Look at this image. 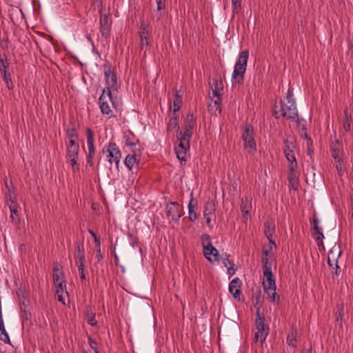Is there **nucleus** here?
<instances>
[{"label":"nucleus","instance_id":"1","mask_svg":"<svg viewBox=\"0 0 353 353\" xmlns=\"http://www.w3.org/2000/svg\"><path fill=\"white\" fill-rule=\"evenodd\" d=\"M273 112L276 119L283 117L299 122L296 102L291 90L288 89L285 100L281 101L280 106L274 105Z\"/></svg>","mask_w":353,"mask_h":353},{"label":"nucleus","instance_id":"2","mask_svg":"<svg viewBox=\"0 0 353 353\" xmlns=\"http://www.w3.org/2000/svg\"><path fill=\"white\" fill-rule=\"evenodd\" d=\"M248 57L249 51L245 50L240 53L238 60L235 63L232 79V80L234 79L239 84L243 83V75L246 70Z\"/></svg>","mask_w":353,"mask_h":353},{"label":"nucleus","instance_id":"3","mask_svg":"<svg viewBox=\"0 0 353 353\" xmlns=\"http://www.w3.org/2000/svg\"><path fill=\"white\" fill-rule=\"evenodd\" d=\"M263 286L265 292L268 294L270 301L274 303L279 302V296L276 292V283L272 271L270 268L263 271Z\"/></svg>","mask_w":353,"mask_h":353},{"label":"nucleus","instance_id":"4","mask_svg":"<svg viewBox=\"0 0 353 353\" xmlns=\"http://www.w3.org/2000/svg\"><path fill=\"white\" fill-rule=\"evenodd\" d=\"M102 152L105 156V159L110 165H114L117 170H119L122 154L117 143L114 142H110L103 147Z\"/></svg>","mask_w":353,"mask_h":353},{"label":"nucleus","instance_id":"5","mask_svg":"<svg viewBox=\"0 0 353 353\" xmlns=\"http://www.w3.org/2000/svg\"><path fill=\"white\" fill-rule=\"evenodd\" d=\"M98 104L103 115L107 116L109 119L114 116L112 110V108L114 107L112 94L110 90H103L99 98Z\"/></svg>","mask_w":353,"mask_h":353},{"label":"nucleus","instance_id":"6","mask_svg":"<svg viewBox=\"0 0 353 353\" xmlns=\"http://www.w3.org/2000/svg\"><path fill=\"white\" fill-rule=\"evenodd\" d=\"M104 76L105 79L106 87L103 90L112 91H117L119 88V83L115 72V69L110 64L106 63L103 65Z\"/></svg>","mask_w":353,"mask_h":353},{"label":"nucleus","instance_id":"7","mask_svg":"<svg viewBox=\"0 0 353 353\" xmlns=\"http://www.w3.org/2000/svg\"><path fill=\"white\" fill-rule=\"evenodd\" d=\"M241 138L243 141L244 148L249 153L255 152L256 142L254 138V130L250 124H246L244 127Z\"/></svg>","mask_w":353,"mask_h":353},{"label":"nucleus","instance_id":"8","mask_svg":"<svg viewBox=\"0 0 353 353\" xmlns=\"http://www.w3.org/2000/svg\"><path fill=\"white\" fill-rule=\"evenodd\" d=\"M257 318L255 321V325L257 330L254 335V339L256 341H260L262 344L266 339V337L269 333V327L265 323V318L261 316L259 310L256 312Z\"/></svg>","mask_w":353,"mask_h":353},{"label":"nucleus","instance_id":"9","mask_svg":"<svg viewBox=\"0 0 353 353\" xmlns=\"http://www.w3.org/2000/svg\"><path fill=\"white\" fill-rule=\"evenodd\" d=\"M103 8L99 9V30L102 37L108 38L110 35L112 19L110 13H103Z\"/></svg>","mask_w":353,"mask_h":353},{"label":"nucleus","instance_id":"10","mask_svg":"<svg viewBox=\"0 0 353 353\" xmlns=\"http://www.w3.org/2000/svg\"><path fill=\"white\" fill-rule=\"evenodd\" d=\"M296 150V141L294 140H289L288 139L284 140L283 152L285 157L288 162V165H298L295 152Z\"/></svg>","mask_w":353,"mask_h":353},{"label":"nucleus","instance_id":"11","mask_svg":"<svg viewBox=\"0 0 353 353\" xmlns=\"http://www.w3.org/2000/svg\"><path fill=\"white\" fill-rule=\"evenodd\" d=\"M190 149V141L178 137V143L174 147L175 152L181 163L187 161V152Z\"/></svg>","mask_w":353,"mask_h":353},{"label":"nucleus","instance_id":"12","mask_svg":"<svg viewBox=\"0 0 353 353\" xmlns=\"http://www.w3.org/2000/svg\"><path fill=\"white\" fill-rule=\"evenodd\" d=\"M288 180L289 182V188L294 190H296L299 188V172L298 170V165H288Z\"/></svg>","mask_w":353,"mask_h":353},{"label":"nucleus","instance_id":"13","mask_svg":"<svg viewBox=\"0 0 353 353\" xmlns=\"http://www.w3.org/2000/svg\"><path fill=\"white\" fill-rule=\"evenodd\" d=\"M168 216H171L173 221H178L183 215V208L175 201H171L166 205Z\"/></svg>","mask_w":353,"mask_h":353},{"label":"nucleus","instance_id":"14","mask_svg":"<svg viewBox=\"0 0 353 353\" xmlns=\"http://www.w3.org/2000/svg\"><path fill=\"white\" fill-rule=\"evenodd\" d=\"M342 251L341 250L340 245L335 244L331 250L328 252L327 257V263L331 268H334V266L336 267L337 269H339V266L338 265L339 258L341 256Z\"/></svg>","mask_w":353,"mask_h":353},{"label":"nucleus","instance_id":"15","mask_svg":"<svg viewBox=\"0 0 353 353\" xmlns=\"http://www.w3.org/2000/svg\"><path fill=\"white\" fill-rule=\"evenodd\" d=\"M215 203L212 200L206 202L203 212L204 218L208 227L211 226L212 220H214L215 216Z\"/></svg>","mask_w":353,"mask_h":353},{"label":"nucleus","instance_id":"16","mask_svg":"<svg viewBox=\"0 0 353 353\" xmlns=\"http://www.w3.org/2000/svg\"><path fill=\"white\" fill-rule=\"evenodd\" d=\"M313 236L316 241V244L321 250V247L324 249L323 239H324V235L322 232V228L319 226V220L316 216H314L313 219Z\"/></svg>","mask_w":353,"mask_h":353},{"label":"nucleus","instance_id":"17","mask_svg":"<svg viewBox=\"0 0 353 353\" xmlns=\"http://www.w3.org/2000/svg\"><path fill=\"white\" fill-rule=\"evenodd\" d=\"M330 148L334 160L343 159V145L337 139L330 142Z\"/></svg>","mask_w":353,"mask_h":353},{"label":"nucleus","instance_id":"18","mask_svg":"<svg viewBox=\"0 0 353 353\" xmlns=\"http://www.w3.org/2000/svg\"><path fill=\"white\" fill-rule=\"evenodd\" d=\"M87 144L88 148V153L87 157H95V147H94V137L92 130L88 128H86Z\"/></svg>","mask_w":353,"mask_h":353},{"label":"nucleus","instance_id":"19","mask_svg":"<svg viewBox=\"0 0 353 353\" xmlns=\"http://www.w3.org/2000/svg\"><path fill=\"white\" fill-rule=\"evenodd\" d=\"M75 250L74 252V262L80 263L85 262V249L83 243L81 241L76 242L75 244Z\"/></svg>","mask_w":353,"mask_h":353},{"label":"nucleus","instance_id":"20","mask_svg":"<svg viewBox=\"0 0 353 353\" xmlns=\"http://www.w3.org/2000/svg\"><path fill=\"white\" fill-rule=\"evenodd\" d=\"M264 234L268 238L270 243L276 246L274 241L272 239L273 235L275 232V225L273 221H268L264 224Z\"/></svg>","mask_w":353,"mask_h":353},{"label":"nucleus","instance_id":"21","mask_svg":"<svg viewBox=\"0 0 353 353\" xmlns=\"http://www.w3.org/2000/svg\"><path fill=\"white\" fill-rule=\"evenodd\" d=\"M241 282L237 277L233 279L229 283V292L235 299L239 298L241 294Z\"/></svg>","mask_w":353,"mask_h":353},{"label":"nucleus","instance_id":"22","mask_svg":"<svg viewBox=\"0 0 353 353\" xmlns=\"http://www.w3.org/2000/svg\"><path fill=\"white\" fill-rule=\"evenodd\" d=\"M203 255L211 263L219 261V252L213 245L203 250Z\"/></svg>","mask_w":353,"mask_h":353},{"label":"nucleus","instance_id":"23","mask_svg":"<svg viewBox=\"0 0 353 353\" xmlns=\"http://www.w3.org/2000/svg\"><path fill=\"white\" fill-rule=\"evenodd\" d=\"M56 288V294L59 302L65 304L63 294L68 295L66 290V282L54 283Z\"/></svg>","mask_w":353,"mask_h":353},{"label":"nucleus","instance_id":"24","mask_svg":"<svg viewBox=\"0 0 353 353\" xmlns=\"http://www.w3.org/2000/svg\"><path fill=\"white\" fill-rule=\"evenodd\" d=\"M221 98L216 97L214 100L211 99L210 103L208 104V111L212 114L216 115L217 113H220L221 111Z\"/></svg>","mask_w":353,"mask_h":353},{"label":"nucleus","instance_id":"25","mask_svg":"<svg viewBox=\"0 0 353 353\" xmlns=\"http://www.w3.org/2000/svg\"><path fill=\"white\" fill-rule=\"evenodd\" d=\"M343 129L345 132H348L351 130L352 128V117L350 110L347 107L343 110Z\"/></svg>","mask_w":353,"mask_h":353},{"label":"nucleus","instance_id":"26","mask_svg":"<svg viewBox=\"0 0 353 353\" xmlns=\"http://www.w3.org/2000/svg\"><path fill=\"white\" fill-rule=\"evenodd\" d=\"M212 95L214 97H221L223 90V85L221 80L213 79V83L211 85Z\"/></svg>","mask_w":353,"mask_h":353},{"label":"nucleus","instance_id":"27","mask_svg":"<svg viewBox=\"0 0 353 353\" xmlns=\"http://www.w3.org/2000/svg\"><path fill=\"white\" fill-rule=\"evenodd\" d=\"M229 257L230 256L227 253L223 254L221 255V261L224 266L227 268L228 274L232 276L235 274L236 270L234 268L233 263L230 261Z\"/></svg>","mask_w":353,"mask_h":353},{"label":"nucleus","instance_id":"28","mask_svg":"<svg viewBox=\"0 0 353 353\" xmlns=\"http://www.w3.org/2000/svg\"><path fill=\"white\" fill-rule=\"evenodd\" d=\"M190 196H191V198H190V202L188 203V214H189L188 217H189V219L190 221L194 222L198 218L197 214L195 212V209L197 207V204L196 203L193 204V193L192 192L191 193Z\"/></svg>","mask_w":353,"mask_h":353},{"label":"nucleus","instance_id":"29","mask_svg":"<svg viewBox=\"0 0 353 353\" xmlns=\"http://www.w3.org/2000/svg\"><path fill=\"white\" fill-rule=\"evenodd\" d=\"M85 316L88 323L91 326H95L97 324V321L95 319V314L92 312V307L87 305L85 308Z\"/></svg>","mask_w":353,"mask_h":353},{"label":"nucleus","instance_id":"30","mask_svg":"<svg viewBox=\"0 0 353 353\" xmlns=\"http://www.w3.org/2000/svg\"><path fill=\"white\" fill-rule=\"evenodd\" d=\"M5 188L6 190V199H14V197H17V194L15 193V188L13 185L12 181L8 182L7 180L5 181Z\"/></svg>","mask_w":353,"mask_h":353},{"label":"nucleus","instance_id":"31","mask_svg":"<svg viewBox=\"0 0 353 353\" xmlns=\"http://www.w3.org/2000/svg\"><path fill=\"white\" fill-rule=\"evenodd\" d=\"M182 104L183 97L179 92H176L173 100V114H175L181 109Z\"/></svg>","mask_w":353,"mask_h":353},{"label":"nucleus","instance_id":"32","mask_svg":"<svg viewBox=\"0 0 353 353\" xmlns=\"http://www.w3.org/2000/svg\"><path fill=\"white\" fill-rule=\"evenodd\" d=\"M139 161V159L137 158V155L135 154H129L126 156L124 163L125 166L129 169L132 170L135 163H137Z\"/></svg>","mask_w":353,"mask_h":353},{"label":"nucleus","instance_id":"33","mask_svg":"<svg viewBox=\"0 0 353 353\" xmlns=\"http://www.w3.org/2000/svg\"><path fill=\"white\" fill-rule=\"evenodd\" d=\"M298 332L296 329L292 328L288 334L287 336V343L289 345L292 347H296V339H297Z\"/></svg>","mask_w":353,"mask_h":353},{"label":"nucleus","instance_id":"34","mask_svg":"<svg viewBox=\"0 0 353 353\" xmlns=\"http://www.w3.org/2000/svg\"><path fill=\"white\" fill-rule=\"evenodd\" d=\"M194 126L192 125L184 124L183 132L180 133V138H185L186 140L190 141L193 134Z\"/></svg>","mask_w":353,"mask_h":353},{"label":"nucleus","instance_id":"35","mask_svg":"<svg viewBox=\"0 0 353 353\" xmlns=\"http://www.w3.org/2000/svg\"><path fill=\"white\" fill-rule=\"evenodd\" d=\"M148 34V32L147 31L146 28L143 26V25L142 24L141 26V30L139 32L140 44L141 48H143L145 46H147L149 44Z\"/></svg>","mask_w":353,"mask_h":353},{"label":"nucleus","instance_id":"36","mask_svg":"<svg viewBox=\"0 0 353 353\" xmlns=\"http://www.w3.org/2000/svg\"><path fill=\"white\" fill-rule=\"evenodd\" d=\"M175 129H176V130L179 129V125L178 124V120H177V115L176 114H173V116L171 117V118L168 123V127H167L168 131H172Z\"/></svg>","mask_w":353,"mask_h":353},{"label":"nucleus","instance_id":"37","mask_svg":"<svg viewBox=\"0 0 353 353\" xmlns=\"http://www.w3.org/2000/svg\"><path fill=\"white\" fill-rule=\"evenodd\" d=\"M156 3L157 6V12L154 17L159 20L163 14L162 11L164 10L165 8V0H156Z\"/></svg>","mask_w":353,"mask_h":353},{"label":"nucleus","instance_id":"38","mask_svg":"<svg viewBox=\"0 0 353 353\" xmlns=\"http://www.w3.org/2000/svg\"><path fill=\"white\" fill-rule=\"evenodd\" d=\"M0 340L3 341L5 343H10V338L6 330L3 321L0 322Z\"/></svg>","mask_w":353,"mask_h":353},{"label":"nucleus","instance_id":"39","mask_svg":"<svg viewBox=\"0 0 353 353\" xmlns=\"http://www.w3.org/2000/svg\"><path fill=\"white\" fill-rule=\"evenodd\" d=\"M201 241L203 250H206L207 248H211V246H212L211 237L208 234H203L201 236Z\"/></svg>","mask_w":353,"mask_h":353},{"label":"nucleus","instance_id":"40","mask_svg":"<svg viewBox=\"0 0 353 353\" xmlns=\"http://www.w3.org/2000/svg\"><path fill=\"white\" fill-rule=\"evenodd\" d=\"M125 145L128 146H133L135 145L136 139L134 135L130 132L124 135Z\"/></svg>","mask_w":353,"mask_h":353},{"label":"nucleus","instance_id":"41","mask_svg":"<svg viewBox=\"0 0 353 353\" xmlns=\"http://www.w3.org/2000/svg\"><path fill=\"white\" fill-rule=\"evenodd\" d=\"M250 199L248 197H245L242 201V203L241 205V209L243 212L246 214L249 213L250 208Z\"/></svg>","mask_w":353,"mask_h":353},{"label":"nucleus","instance_id":"42","mask_svg":"<svg viewBox=\"0 0 353 353\" xmlns=\"http://www.w3.org/2000/svg\"><path fill=\"white\" fill-rule=\"evenodd\" d=\"M79 152V146L77 147H67V157H78Z\"/></svg>","mask_w":353,"mask_h":353},{"label":"nucleus","instance_id":"43","mask_svg":"<svg viewBox=\"0 0 353 353\" xmlns=\"http://www.w3.org/2000/svg\"><path fill=\"white\" fill-rule=\"evenodd\" d=\"M9 63L8 60L3 59L0 56V72L1 74H5L8 72Z\"/></svg>","mask_w":353,"mask_h":353},{"label":"nucleus","instance_id":"44","mask_svg":"<svg viewBox=\"0 0 353 353\" xmlns=\"http://www.w3.org/2000/svg\"><path fill=\"white\" fill-rule=\"evenodd\" d=\"M53 283L65 282V275L63 272H58L52 274Z\"/></svg>","mask_w":353,"mask_h":353},{"label":"nucleus","instance_id":"45","mask_svg":"<svg viewBox=\"0 0 353 353\" xmlns=\"http://www.w3.org/2000/svg\"><path fill=\"white\" fill-rule=\"evenodd\" d=\"M233 14H238L241 7V0H231Z\"/></svg>","mask_w":353,"mask_h":353},{"label":"nucleus","instance_id":"46","mask_svg":"<svg viewBox=\"0 0 353 353\" xmlns=\"http://www.w3.org/2000/svg\"><path fill=\"white\" fill-rule=\"evenodd\" d=\"M1 75L3 76V79L6 84V87L9 90L12 89L14 88V85H13V83L11 79L10 74L9 72H8V73L3 74Z\"/></svg>","mask_w":353,"mask_h":353},{"label":"nucleus","instance_id":"47","mask_svg":"<svg viewBox=\"0 0 353 353\" xmlns=\"http://www.w3.org/2000/svg\"><path fill=\"white\" fill-rule=\"evenodd\" d=\"M344 316L343 313V305L338 304L336 307V321H342Z\"/></svg>","mask_w":353,"mask_h":353},{"label":"nucleus","instance_id":"48","mask_svg":"<svg viewBox=\"0 0 353 353\" xmlns=\"http://www.w3.org/2000/svg\"><path fill=\"white\" fill-rule=\"evenodd\" d=\"M6 203L10 210H17L19 209V203L17 202V197H14V199H6Z\"/></svg>","mask_w":353,"mask_h":353},{"label":"nucleus","instance_id":"49","mask_svg":"<svg viewBox=\"0 0 353 353\" xmlns=\"http://www.w3.org/2000/svg\"><path fill=\"white\" fill-rule=\"evenodd\" d=\"M336 169L337 171L338 174L341 176L344 174V170L343 166V159H336Z\"/></svg>","mask_w":353,"mask_h":353},{"label":"nucleus","instance_id":"50","mask_svg":"<svg viewBox=\"0 0 353 353\" xmlns=\"http://www.w3.org/2000/svg\"><path fill=\"white\" fill-rule=\"evenodd\" d=\"M10 219L12 220V222H14L15 223H19V209L17 210H10Z\"/></svg>","mask_w":353,"mask_h":353},{"label":"nucleus","instance_id":"51","mask_svg":"<svg viewBox=\"0 0 353 353\" xmlns=\"http://www.w3.org/2000/svg\"><path fill=\"white\" fill-rule=\"evenodd\" d=\"M84 263L85 262H80V263H75V265H77V267L78 268V271L80 274V279L81 280L85 279V274L84 273V268H85Z\"/></svg>","mask_w":353,"mask_h":353},{"label":"nucleus","instance_id":"52","mask_svg":"<svg viewBox=\"0 0 353 353\" xmlns=\"http://www.w3.org/2000/svg\"><path fill=\"white\" fill-rule=\"evenodd\" d=\"M70 159V162L72 168V171L75 172L79 170V165L77 163L78 157H68Z\"/></svg>","mask_w":353,"mask_h":353},{"label":"nucleus","instance_id":"53","mask_svg":"<svg viewBox=\"0 0 353 353\" xmlns=\"http://www.w3.org/2000/svg\"><path fill=\"white\" fill-rule=\"evenodd\" d=\"M196 123L195 117L192 114H189L187 115L185 121V123L186 125H194Z\"/></svg>","mask_w":353,"mask_h":353},{"label":"nucleus","instance_id":"54","mask_svg":"<svg viewBox=\"0 0 353 353\" xmlns=\"http://www.w3.org/2000/svg\"><path fill=\"white\" fill-rule=\"evenodd\" d=\"M67 135L69 139H78V134L75 128H69L67 131Z\"/></svg>","mask_w":353,"mask_h":353},{"label":"nucleus","instance_id":"55","mask_svg":"<svg viewBox=\"0 0 353 353\" xmlns=\"http://www.w3.org/2000/svg\"><path fill=\"white\" fill-rule=\"evenodd\" d=\"M261 263L263 265V271L267 270V268H270V270H272V266H271V264H269V263H268V257H262Z\"/></svg>","mask_w":353,"mask_h":353},{"label":"nucleus","instance_id":"56","mask_svg":"<svg viewBox=\"0 0 353 353\" xmlns=\"http://www.w3.org/2000/svg\"><path fill=\"white\" fill-rule=\"evenodd\" d=\"M58 272H63L60 264L57 262L53 264V274L58 273Z\"/></svg>","mask_w":353,"mask_h":353},{"label":"nucleus","instance_id":"57","mask_svg":"<svg viewBox=\"0 0 353 353\" xmlns=\"http://www.w3.org/2000/svg\"><path fill=\"white\" fill-rule=\"evenodd\" d=\"M69 142H68V144L67 145V147H77V146H79V143H77V140L78 139H69Z\"/></svg>","mask_w":353,"mask_h":353},{"label":"nucleus","instance_id":"58","mask_svg":"<svg viewBox=\"0 0 353 353\" xmlns=\"http://www.w3.org/2000/svg\"><path fill=\"white\" fill-rule=\"evenodd\" d=\"M88 343L91 348H92L94 346L97 345V343L95 341V340L92 339L91 336L88 337Z\"/></svg>","mask_w":353,"mask_h":353},{"label":"nucleus","instance_id":"59","mask_svg":"<svg viewBox=\"0 0 353 353\" xmlns=\"http://www.w3.org/2000/svg\"><path fill=\"white\" fill-rule=\"evenodd\" d=\"M94 157H87V164L90 167H92L94 165L93 159Z\"/></svg>","mask_w":353,"mask_h":353},{"label":"nucleus","instance_id":"60","mask_svg":"<svg viewBox=\"0 0 353 353\" xmlns=\"http://www.w3.org/2000/svg\"><path fill=\"white\" fill-rule=\"evenodd\" d=\"M96 257L97 258L98 261H100L103 258L100 248H98L97 251Z\"/></svg>","mask_w":353,"mask_h":353},{"label":"nucleus","instance_id":"61","mask_svg":"<svg viewBox=\"0 0 353 353\" xmlns=\"http://www.w3.org/2000/svg\"><path fill=\"white\" fill-rule=\"evenodd\" d=\"M96 245L100 248V241L97 237L94 238Z\"/></svg>","mask_w":353,"mask_h":353},{"label":"nucleus","instance_id":"62","mask_svg":"<svg viewBox=\"0 0 353 353\" xmlns=\"http://www.w3.org/2000/svg\"><path fill=\"white\" fill-rule=\"evenodd\" d=\"M262 253L265 256L264 257H268V254H269V251L267 250H262Z\"/></svg>","mask_w":353,"mask_h":353},{"label":"nucleus","instance_id":"63","mask_svg":"<svg viewBox=\"0 0 353 353\" xmlns=\"http://www.w3.org/2000/svg\"><path fill=\"white\" fill-rule=\"evenodd\" d=\"M301 353H312L311 349H305L301 352Z\"/></svg>","mask_w":353,"mask_h":353},{"label":"nucleus","instance_id":"64","mask_svg":"<svg viewBox=\"0 0 353 353\" xmlns=\"http://www.w3.org/2000/svg\"><path fill=\"white\" fill-rule=\"evenodd\" d=\"M349 50L350 52H351V54H353V43H350V46H349Z\"/></svg>","mask_w":353,"mask_h":353}]
</instances>
